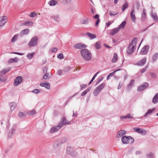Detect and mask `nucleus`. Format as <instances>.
Segmentation results:
<instances>
[{"mask_svg":"<svg viewBox=\"0 0 158 158\" xmlns=\"http://www.w3.org/2000/svg\"><path fill=\"white\" fill-rule=\"evenodd\" d=\"M18 116L20 118H24L26 117L25 114L21 112H20L19 113Z\"/></svg>","mask_w":158,"mask_h":158,"instance_id":"nucleus-34","label":"nucleus"},{"mask_svg":"<svg viewBox=\"0 0 158 158\" xmlns=\"http://www.w3.org/2000/svg\"><path fill=\"white\" fill-rule=\"evenodd\" d=\"M126 24V22L125 21H123L118 27L119 30L120 29H123L125 27Z\"/></svg>","mask_w":158,"mask_h":158,"instance_id":"nucleus-25","label":"nucleus"},{"mask_svg":"<svg viewBox=\"0 0 158 158\" xmlns=\"http://www.w3.org/2000/svg\"><path fill=\"white\" fill-rule=\"evenodd\" d=\"M73 150V148L70 147H68L67 148V151L68 154L72 155L71 153L70 152V151Z\"/></svg>","mask_w":158,"mask_h":158,"instance_id":"nucleus-49","label":"nucleus"},{"mask_svg":"<svg viewBox=\"0 0 158 158\" xmlns=\"http://www.w3.org/2000/svg\"><path fill=\"white\" fill-rule=\"evenodd\" d=\"M131 17L132 21L135 22L136 20V17L135 13V10H132L131 12Z\"/></svg>","mask_w":158,"mask_h":158,"instance_id":"nucleus-17","label":"nucleus"},{"mask_svg":"<svg viewBox=\"0 0 158 158\" xmlns=\"http://www.w3.org/2000/svg\"><path fill=\"white\" fill-rule=\"evenodd\" d=\"M146 10L143 8V10L142 13L141 15V19L142 21H144L146 17Z\"/></svg>","mask_w":158,"mask_h":158,"instance_id":"nucleus-18","label":"nucleus"},{"mask_svg":"<svg viewBox=\"0 0 158 158\" xmlns=\"http://www.w3.org/2000/svg\"><path fill=\"white\" fill-rule=\"evenodd\" d=\"M100 21V19H99V18H98V19H97V21H96L95 22V25L96 26H97L98 25Z\"/></svg>","mask_w":158,"mask_h":158,"instance_id":"nucleus-63","label":"nucleus"},{"mask_svg":"<svg viewBox=\"0 0 158 158\" xmlns=\"http://www.w3.org/2000/svg\"><path fill=\"white\" fill-rule=\"evenodd\" d=\"M58 58L60 60L64 58L63 55L62 53H60L57 56Z\"/></svg>","mask_w":158,"mask_h":158,"instance_id":"nucleus-54","label":"nucleus"},{"mask_svg":"<svg viewBox=\"0 0 158 158\" xmlns=\"http://www.w3.org/2000/svg\"><path fill=\"white\" fill-rule=\"evenodd\" d=\"M118 58V57L117 54L114 53V54L113 57L111 60L112 62L115 63L117 60Z\"/></svg>","mask_w":158,"mask_h":158,"instance_id":"nucleus-29","label":"nucleus"},{"mask_svg":"<svg viewBox=\"0 0 158 158\" xmlns=\"http://www.w3.org/2000/svg\"><path fill=\"white\" fill-rule=\"evenodd\" d=\"M120 70V69H118L117 70H116L114 71L113 72H112L110 73L108 75L110 77H111L113 75H114L115 73L117 71H119Z\"/></svg>","mask_w":158,"mask_h":158,"instance_id":"nucleus-47","label":"nucleus"},{"mask_svg":"<svg viewBox=\"0 0 158 158\" xmlns=\"http://www.w3.org/2000/svg\"><path fill=\"white\" fill-rule=\"evenodd\" d=\"M70 69V68L68 66L65 67L64 68L63 71L65 72H67Z\"/></svg>","mask_w":158,"mask_h":158,"instance_id":"nucleus-60","label":"nucleus"},{"mask_svg":"<svg viewBox=\"0 0 158 158\" xmlns=\"http://www.w3.org/2000/svg\"><path fill=\"white\" fill-rule=\"evenodd\" d=\"M128 6V4L127 3H125L122 6V11H123Z\"/></svg>","mask_w":158,"mask_h":158,"instance_id":"nucleus-44","label":"nucleus"},{"mask_svg":"<svg viewBox=\"0 0 158 158\" xmlns=\"http://www.w3.org/2000/svg\"><path fill=\"white\" fill-rule=\"evenodd\" d=\"M123 83L121 82V81L119 82V84L118 86V89H119L121 88L122 87V85H123Z\"/></svg>","mask_w":158,"mask_h":158,"instance_id":"nucleus-61","label":"nucleus"},{"mask_svg":"<svg viewBox=\"0 0 158 158\" xmlns=\"http://www.w3.org/2000/svg\"><path fill=\"white\" fill-rule=\"evenodd\" d=\"M37 16L36 14L34 12L31 13L30 15L31 17H33Z\"/></svg>","mask_w":158,"mask_h":158,"instance_id":"nucleus-58","label":"nucleus"},{"mask_svg":"<svg viewBox=\"0 0 158 158\" xmlns=\"http://www.w3.org/2000/svg\"><path fill=\"white\" fill-rule=\"evenodd\" d=\"M86 34L91 39H94L96 38V36L95 35L90 33L87 32L86 33Z\"/></svg>","mask_w":158,"mask_h":158,"instance_id":"nucleus-24","label":"nucleus"},{"mask_svg":"<svg viewBox=\"0 0 158 158\" xmlns=\"http://www.w3.org/2000/svg\"><path fill=\"white\" fill-rule=\"evenodd\" d=\"M120 30L118 27L114 28L111 30V31L109 33L110 35H113L118 32Z\"/></svg>","mask_w":158,"mask_h":158,"instance_id":"nucleus-13","label":"nucleus"},{"mask_svg":"<svg viewBox=\"0 0 158 158\" xmlns=\"http://www.w3.org/2000/svg\"><path fill=\"white\" fill-rule=\"evenodd\" d=\"M126 133V131L123 130H120L116 134V136L117 138H118L122 136L123 135Z\"/></svg>","mask_w":158,"mask_h":158,"instance_id":"nucleus-14","label":"nucleus"},{"mask_svg":"<svg viewBox=\"0 0 158 158\" xmlns=\"http://www.w3.org/2000/svg\"><path fill=\"white\" fill-rule=\"evenodd\" d=\"M149 74L153 78H155L156 77V75L155 73H149Z\"/></svg>","mask_w":158,"mask_h":158,"instance_id":"nucleus-56","label":"nucleus"},{"mask_svg":"<svg viewBox=\"0 0 158 158\" xmlns=\"http://www.w3.org/2000/svg\"><path fill=\"white\" fill-rule=\"evenodd\" d=\"M105 85V83H102L97 87V88L101 91L104 88Z\"/></svg>","mask_w":158,"mask_h":158,"instance_id":"nucleus-37","label":"nucleus"},{"mask_svg":"<svg viewBox=\"0 0 158 158\" xmlns=\"http://www.w3.org/2000/svg\"><path fill=\"white\" fill-rule=\"evenodd\" d=\"M18 37V35L16 34L12 38L11 40V41L12 42H14L16 40H17Z\"/></svg>","mask_w":158,"mask_h":158,"instance_id":"nucleus-43","label":"nucleus"},{"mask_svg":"<svg viewBox=\"0 0 158 158\" xmlns=\"http://www.w3.org/2000/svg\"><path fill=\"white\" fill-rule=\"evenodd\" d=\"M155 110L156 108H154L152 109H148L147 112L144 115V117H146L148 115H150L152 113L153 111H155Z\"/></svg>","mask_w":158,"mask_h":158,"instance_id":"nucleus-23","label":"nucleus"},{"mask_svg":"<svg viewBox=\"0 0 158 158\" xmlns=\"http://www.w3.org/2000/svg\"><path fill=\"white\" fill-rule=\"evenodd\" d=\"M101 91L97 87L93 92V94L94 96H97L100 92Z\"/></svg>","mask_w":158,"mask_h":158,"instance_id":"nucleus-28","label":"nucleus"},{"mask_svg":"<svg viewBox=\"0 0 158 158\" xmlns=\"http://www.w3.org/2000/svg\"><path fill=\"white\" fill-rule=\"evenodd\" d=\"M47 68L46 67H45L44 68V69H43V73H44V74H46V73H47Z\"/></svg>","mask_w":158,"mask_h":158,"instance_id":"nucleus-62","label":"nucleus"},{"mask_svg":"<svg viewBox=\"0 0 158 158\" xmlns=\"http://www.w3.org/2000/svg\"><path fill=\"white\" fill-rule=\"evenodd\" d=\"M18 60L17 57H15L14 58H11L8 61V63H16Z\"/></svg>","mask_w":158,"mask_h":158,"instance_id":"nucleus-20","label":"nucleus"},{"mask_svg":"<svg viewBox=\"0 0 158 158\" xmlns=\"http://www.w3.org/2000/svg\"><path fill=\"white\" fill-rule=\"evenodd\" d=\"M158 57V53H155L153 56L152 60L153 62H155L157 60Z\"/></svg>","mask_w":158,"mask_h":158,"instance_id":"nucleus-35","label":"nucleus"},{"mask_svg":"<svg viewBox=\"0 0 158 158\" xmlns=\"http://www.w3.org/2000/svg\"><path fill=\"white\" fill-rule=\"evenodd\" d=\"M95 47L97 49H99L100 48V42H97L94 45Z\"/></svg>","mask_w":158,"mask_h":158,"instance_id":"nucleus-41","label":"nucleus"},{"mask_svg":"<svg viewBox=\"0 0 158 158\" xmlns=\"http://www.w3.org/2000/svg\"><path fill=\"white\" fill-rule=\"evenodd\" d=\"M89 19L88 18H82L81 20V23L83 24H87L89 23Z\"/></svg>","mask_w":158,"mask_h":158,"instance_id":"nucleus-19","label":"nucleus"},{"mask_svg":"<svg viewBox=\"0 0 158 158\" xmlns=\"http://www.w3.org/2000/svg\"><path fill=\"white\" fill-rule=\"evenodd\" d=\"M29 32V30L28 29H25L23 30L21 32L20 34V36L22 37L24 35L28 34Z\"/></svg>","mask_w":158,"mask_h":158,"instance_id":"nucleus-16","label":"nucleus"},{"mask_svg":"<svg viewBox=\"0 0 158 158\" xmlns=\"http://www.w3.org/2000/svg\"><path fill=\"white\" fill-rule=\"evenodd\" d=\"M22 79L21 76L17 77L15 79L14 84L15 86H17L19 84L21 83L22 81Z\"/></svg>","mask_w":158,"mask_h":158,"instance_id":"nucleus-9","label":"nucleus"},{"mask_svg":"<svg viewBox=\"0 0 158 158\" xmlns=\"http://www.w3.org/2000/svg\"><path fill=\"white\" fill-rule=\"evenodd\" d=\"M103 79V77H99L98 79L97 80L96 83V85H98V84H99V83H100L101 81H102Z\"/></svg>","mask_w":158,"mask_h":158,"instance_id":"nucleus-45","label":"nucleus"},{"mask_svg":"<svg viewBox=\"0 0 158 158\" xmlns=\"http://www.w3.org/2000/svg\"><path fill=\"white\" fill-rule=\"evenodd\" d=\"M71 0H63L62 3L64 4H66L69 3L71 2Z\"/></svg>","mask_w":158,"mask_h":158,"instance_id":"nucleus-51","label":"nucleus"},{"mask_svg":"<svg viewBox=\"0 0 158 158\" xmlns=\"http://www.w3.org/2000/svg\"><path fill=\"white\" fill-rule=\"evenodd\" d=\"M134 81L133 80H131L130 83L128 85V88H131L134 85Z\"/></svg>","mask_w":158,"mask_h":158,"instance_id":"nucleus-40","label":"nucleus"},{"mask_svg":"<svg viewBox=\"0 0 158 158\" xmlns=\"http://www.w3.org/2000/svg\"><path fill=\"white\" fill-rule=\"evenodd\" d=\"M34 55V52L29 53L27 55V57L28 59H31L33 58Z\"/></svg>","mask_w":158,"mask_h":158,"instance_id":"nucleus-36","label":"nucleus"},{"mask_svg":"<svg viewBox=\"0 0 158 158\" xmlns=\"http://www.w3.org/2000/svg\"><path fill=\"white\" fill-rule=\"evenodd\" d=\"M38 36H35L32 37L28 43V45L30 47H35L36 46L38 41Z\"/></svg>","mask_w":158,"mask_h":158,"instance_id":"nucleus-5","label":"nucleus"},{"mask_svg":"<svg viewBox=\"0 0 158 158\" xmlns=\"http://www.w3.org/2000/svg\"><path fill=\"white\" fill-rule=\"evenodd\" d=\"M66 140L67 138L65 137H63L54 141L52 144L53 148L56 149L62 144L64 143Z\"/></svg>","mask_w":158,"mask_h":158,"instance_id":"nucleus-3","label":"nucleus"},{"mask_svg":"<svg viewBox=\"0 0 158 158\" xmlns=\"http://www.w3.org/2000/svg\"><path fill=\"white\" fill-rule=\"evenodd\" d=\"M48 3L50 6H53L57 4L58 2L56 1L51 0Z\"/></svg>","mask_w":158,"mask_h":158,"instance_id":"nucleus-27","label":"nucleus"},{"mask_svg":"<svg viewBox=\"0 0 158 158\" xmlns=\"http://www.w3.org/2000/svg\"><path fill=\"white\" fill-rule=\"evenodd\" d=\"M122 143L124 144H131L134 142V139L130 136H124L121 138Z\"/></svg>","mask_w":158,"mask_h":158,"instance_id":"nucleus-4","label":"nucleus"},{"mask_svg":"<svg viewBox=\"0 0 158 158\" xmlns=\"http://www.w3.org/2000/svg\"><path fill=\"white\" fill-rule=\"evenodd\" d=\"M51 19H53L56 21L58 22L60 20L59 16L58 15H53L51 16Z\"/></svg>","mask_w":158,"mask_h":158,"instance_id":"nucleus-31","label":"nucleus"},{"mask_svg":"<svg viewBox=\"0 0 158 158\" xmlns=\"http://www.w3.org/2000/svg\"><path fill=\"white\" fill-rule=\"evenodd\" d=\"M61 127L59 125V123L58 124L57 126H56L53 127H52L50 130V132L51 133H53L56 132L60 130Z\"/></svg>","mask_w":158,"mask_h":158,"instance_id":"nucleus-11","label":"nucleus"},{"mask_svg":"<svg viewBox=\"0 0 158 158\" xmlns=\"http://www.w3.org/2000/svg\"><path fill=\"white\" fill-rule=\"evenodd\" d=\"M10 70V69H4L0 71V74H5L8 72Z\"/></svg>","mask_w":158,"mask_h":158,"instance_id":"nucleus-38","label":"nucleus"},{"mask_svg":"<svg viewBox=\"0 0 158 158\" xmlns=\"http://www.w3.org/2000/svg\"><path fill=\"white\" fill-rule=\"evenodd\" d=\"M45 75L43 76V78L44 79H47L49 78L48 76V73L44 74Z\"/></svg>","mask_w":158,"mask_h":158,"instance_id":"nucleus-52","label":"nucleus"},{"mask_svg":"<svg viewBox=\"0 0 158 158\" xmlns=\"http://www.w3.org/2000/svg\"><path fill=\"white\" fill-rule=\"evenodd\" d=\"M132 118V117L129 114H127L126 116H122L120 117V118L122 119L126 118Z\"/></svg>","mask_w":158,"mask_h":158,"instance_id":"nucleus-30","label":"nucleus"},{"mask_svg":"<svg viewBox=\"0 0 158 158\" xmlns=\"http://www.w3.org/2000/svg\"><path fill=\"white\" fill-rule=\"evenodd\" d=\"M86 47V46L82 43H78L74 46V48L76 49H81L85 48Z\"/></svg>","mask_w":158,"mask_h":158,"instance_id":"nucleus-12","label":"nucleus"},{"mask_svg":"<svg viewBox=\"0 0 158 158\" xmlns=\"http://www.w3.org/2000/svg\"><path fill=\"white\" fill-rule=\"evenodd\" d=\"M133 130L134 131L137 132L139 133L141 129L138 127H134L133 128Z\"/></svg>","mask_w":158,"mask_h":158,"instance_id":"nucleus-50","label":"nucleus"},{"mask_svg":"<svg viewBox=\"0 0 158 158\" xmlns=\"http://www.w3.org/2000/svg\"><path fill=\"white\" fill-rule=\"evenodd\" d=\"M31 92L36 94L39 93L40 92V91L39 89H33Z\"/></svg>","mask_w":158,"mask_h":158,"instance_id":"nucleus-55","label":"nucleus"},{"mask_svg":"<svg viewBox=\"0 0 158 158\" xmlns=\"http://www.w3.org/2000/svg\"><path fill=\"white\" fill-rule=\"evenodd\" d=\"M61 127H62L63 125H69L71 124V121H69L67 120L65 117H63L60 123H59Z\"/></svg>","mask_w":158,"mask_h":158,"instance_id":"nucleus-6","label":"nucleus"},{"mask_svg":"<svg viewBox=\"0 0 158 158\" xmlns=\"http://www.w3.org/2000/svg\"><path fill=\"white\" fill-rule=\"evenodd\" d=\"M40 85L41 86L44 87L47 89H50V86L49 83H41Z\"/></svg>","mask_w":158,"mask_h":158,"instance_id":"nucleus-26","label":"nucleus"},{"mask_svg":"<svg viewBox=\"0 0 158 158\" xmlns=\"http://www.w3.org/2000/svg\"><path fill=\"white\" fill-rule=\"evenodd\" d=\"M33 24V23L31 21H28L23 23V25L27 26H31Z\"/></svg>","mask_w":158,"mask_h":158,"instance_id":"nucleus-33","label":"nucleus"},{"mask_svg":"<svg viewBox=\"0 0 158 158\" xmlns=\"http://www.w3.org/2000/svg\"><path fill=\"white\" fill-rule=\"evenodd\" d=\"M149 47L148 45L144 46L141 49L140 52L141 55H144L146 54L148 51Z\"/></svg>","mask_w":158,"mask_h":158,"instance_id":"nucleus-7","label":"nucleus"},{"mask_svg":"<svg viewBox=\"0 0 158 158\" xmlns=\"http://www.w3.org/2000/svg\"><path fill=\"white\" fill-rule=\"evenodd\" d=\"M147 67H145L143 69H142L140 70V73H143L146 71V70Z\"/></svg>","mask_w":158,"mask_h":158,"instance_id":"nucleus-64","label":"nucleus"},{"mask_svg":"<svg viewBox=\"0 0 158 158\" xmlns=\"http://www.w3.org/2000/svg\"><path fill=\"white\" fill-rule=\"evenodd\" d=\"M7 21V17L6 16L0 17V24L2 26H4Z\"/></svg>","mask_w":158,"mask_h":158,"instance_id":"nucleus-10","label":"nucleus"},{"mask_svg":"<svg viewBox=\"0 0 158 158\" xmlns=\"http://www.w3.org/2000/svg\"><path fill=\"white\" fill-rule=\"evenodd\" d=\"M10 106L11 111H13L15 108V103L12 102L10 103Z\"/></svg>","mask_w":158,"mask_h":158,"instance_id":"nucleus-32","label":"nucleus"},{"mask_svg":"<svg viewBox=\"0 0 158 158\" xmlns=\"http://www.w3.org/2000/svg\"><path fill=\"white\" fill-rule=\"evenodd\" d=\"M149 86L148 84V83H145L144 84H142L140 86H139L137 88V91H141Z\"/></svg>","mask_w":158,"mask_h":158,"instance_id":"nucleus-8","label":"nucleus"},{"mask_svg":"<svg viewBox=\"0 0 158 158\" xmlns=\"http://www.w3.org/2000/svg\"><path fill=\"white\" fill-rule=\"evenodd\" d=\"M57 50V48H52L51 49V51L52 52H55Z\"/></svg>","mask_w":158,"mask_h":158,"instance_id":"nucleus-59","label":"nucleus"},{"mask_svg":"<svg viewBox=\"0 0 158 158\" xmlns=\"http://www.w3.org/2000/svg\"><path fill=\"white\" fill-rule=\"evenodd\" d=\"M28 114L31 115H33L36 114V111L34 110H32L28 112Z\"/></svg>","mask_w":158,"mask_h":158,"instance_id":"nucleus-46","label":"nucleus"},{"mask_svg":"<svg viewBox=\"0 0 158 158\" xmlns=\"http://www.w3.org/2000/svg\"><path fill=\"white\" fill-rule=\"evenodd\" d=\"M152 103L156 104L158 102V93H156L154 96L152 100Z\"/></svg>","mask_w":158,"mask_h":158,"instance_id":"nucleus-21","label":"nucleus"},{"mask_svg":"<svg viewBox=\"0 0 158 158\" xmlns=\"http://www.w3.org/2000/svg\"><path fill=\"white\" fill-rule=\"evenodd\" d=\"M151 16L152 18L155 21H158V18L156 14L153 12H152L151 13Z\"/></svg>","mask_w":158,"mask_h":158,"instance_id":"nucleus-22","label":"nucleus"},{"mask_svg":"<svg viewBox=\"0 0 158 158\" xmlns=\"http://www.w3.org/2000/svg\"><path fill=\"white\" fill-rule=\"evenodd\" d=\"M137 42V39L136 37L134 38L132 40L131 43L130 44L127 49V52L129 54H132L136 48V44Z\"/></svg>","mask_w":158,"mask_h":158,"instance_id":"nucleus-1","label":"nucleus"},{"mask_svg":"<svg viewBox=\"0 0 158 158\" xmlns=\"http://www.w3.org/2000/svg\"><path fill=\"white\" fill-rule=\"evenodd\" d=\"M81 90H83L86 87V85L84 84H82L80 85Z\"/></svg>","mask_w":158,"mask_h":158,"instance_id":"nucleus-57","label":"nucleus"},{"mask_svg":"<svg viewBox=\"0 0 158 158\" xmlns=\"http://www.w3.org/2000/svg\"><path fill=\"white\" fill-rule=\"evenodd\" d=\"M147 158H153L154 155L151 152L147 155Z\"/></svg>","mask_w":158,"mask_h":158,"instance_id":"nucleus-48","label":"nucleus"},{"mask_svg":"<svg viewBox=\"0 0 158 158\" xmlns=\"http://www.w3.org/2000/svg\"><path fill=\"white\" fill-rule=\"evenodd\" d=\"M139 133L142 134L146 135L147 133V131L144 129L141 130Z\"/></svg>","mask_w":158,"mask_h":158,"instance_id":"nucleus-53","label":"nucleus"},{"mask_svg":"<svg viewBox=\"0 0 158 158\" xmlns=\"http://www.w3.org/2000/svg\"><path fill=\"white\" fill-rule=\"evenodd\" d=\"M118 13L115 12L113 11H110L109 13V15L110 16H114L117 15L118 14Z\"/></svg>","mask_w":158,"mask_h":158,"instance_id":"nucleus-42","label":"nucleus"},{"mask_svg":"<svg viewBox=\"0 0 158 158\" xmlns=\"http://www.w3.org/2000/svg\"><path fill=\"white\" fill-rule=\"evenodd\" d=\"M15 130L14 129H12V130H10L8 133V137L10 138H11V135L13 133H15Z\"/></svg>","mask_w":158,"mask_h":158,"instance_id":"nucleus-39","label":"nucleus"},{"mask_svg":"<svg viewBox=\"0 0 158 158\" xmlns=\"http://www.w3.org/2000/svg\"><path fill=\"white\" fill-rule=\"evenodd\" d=\"M146 57H143L141 60L139 61L136 64L138 65L143 66L146 63Z\"/></svg>","mask_w":158,"mask_h":158,"instance_id":"nucleus-15","label":"nucleus"},{"mask_svg":"<svg viewBox=\"0 0 158 158\" xmlns=\"http://www.w3.org/2000/svg\"><path fill=\"white\" fill-rule=\"evenodd\" d=\"M81 53L83 58L86 60H89L92 58L90 52L86 49H81Z\"/></svg>","mask_w":158,"mask_h":158,"instance_id":"nucleus-2","label":"nucleus"}]
</instances>
